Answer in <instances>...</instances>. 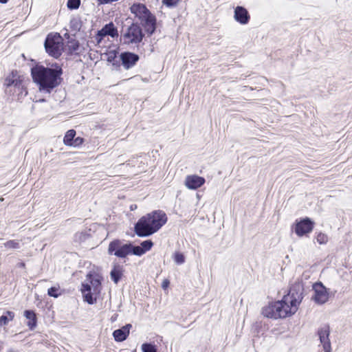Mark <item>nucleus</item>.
Instances as JSON below:
<instances>
[{
  "mask_svg": "<svg viewBox=\"0 0 352 352\" xmlns=\"http://www.w3.org/2000/svg\"><path fill=\"white\" fill-rule=\"evenodd\" d=\"M131 12L140 21L146 31L152 34L156 28V18L146 6L141 3H133L130 7Z\"/></svg>",
  "mask_w": 352,
  "mask_h": 352,
  "instance_id": "nucleus-4",
  "label": "nucleus"
},
{
  "mask_svg": "<svg viewBox=\"0 0 352 352\" xmlns=\"http://www.w3.org/2000/svg\"><path fill=\"white\" fill-rule=\"evenodd\" d=\"M25 317L28 320L27 325L30 329H33L36 325V317L33 311L26 310L24 312Z\"/></svg>",
  "mask_w": 352,
  "mask_h": 352,
  "instance_id": "nucleus-18",
  "label": "nucleus"
},
{
  "mask_svg": "<svg viewBox=\"0 0 352 352\" xmlns=\"http://www.w3.org/2000/svg\"><path fill=\"white\" fill-rule=\"evenodd\" d=\"M6 92L10 95H16L17 99H20L28 94L24 78L18 76L16 73L12 72L4 82Z\"/></svg>",
  "mask_w": 352,
  "mask_h": 352,
  "instance_id": "nucleus-5",
  "label": "nucleus"
},
{
  "mask_svg": "<svg viewBox=\"0 0 352 352\" xmlns=\"http://www.w3.org/2000/svg\"><path fill=\"white\" fill-rule=\"evenodd\" d=\"M179 0H162V3L167 7H174L177 6Z\"/></svg>",
  "mask_w": 352,
  "mask_h": 352,
  "instance_id": "nucleus-31",
  "label": "nucleus"
},
{
  "mask_svg": "<svg viewBox=\"0 0 352 352\" xmlns=\"http://www.w3.org/2000/svg\"><path fill=\"white\" fill-rule=\"evenodd\" d=\"M58 292V287H52L48 289L47 294L50 296L57 298L60 295V294Z\"/></svg>",
  "mask_w": 352,
  "mask_h": 352,
  "instance_id": "nucleus-30",
  "label": "nucleus"
},
{
  "mask_svg": "<svg viewBox=\"0 0 352 352\" xmlns=\"http://www.w3.org/2000/svg\"><path fill=\"white\" fill-rule=\"evenodd\" d=\"M91 285L86 283L82 285L81 292L84 299L89 304L92 305L96 302V296L100 292L101 282L99 276H90Z\"/></svg>",
  "mask_w": 352,
  "mask_h": 352,
  "instance_id": "nucleus-7",
  "label": "nucleus"
},
{
  "mask_svg": "<svg viewBox=\"0 0 352 352\" xmlns=\"http://www.w3.org/2000/svg\"><path fill=\"white\" fill-rule=\"evenodd\" d=\"M144 253V250H143L141 246H133L131 244V254H133L137 256H142Z\"/></svg>",
  "mask_w": 352,
  "mask_h": 352,
  "instance_id": "nucleus-24",
  "label": "nucleus"
},
{
  "mask_svg": "<svg viewBox=\"0 0 352 352\" xmlns=\"http://www.w3.org/2000/svg\"><path fill=\"white\" fill-rule=\"evenodd\" d=\"M139 157H133L132 159L129 160L126 164L127 165H131L132 166H135V164L138 162Z\"/></svg>",
  "mask_w": 352,
  "mask_h": 352,
  "instance_id": "nucleus-33",
  "label": "nucleus"
},
{
  "mask_svg": "<svg viewBox=\"0 0 352 352\" xmlns=\"http://www.w3.org/2000/svg\"><path fill=\"white\" fill-rule=\"evenodd\" d=\"M124 243L119 240L116 239L111 241L108 248V252L109 254H114V252H117L120 251V250L122 248V246L124 245Z\"/></svg>",
  "mask_w": 352,
  "mask_h": 352,
  "instance_id": "nucleus-19",
  "label": "nucleus"
},
{
  "mask_svg": "<svg viewBox=\"0 0 352 352\" xmlns=\"http://www.w3.org/2000/svg\"><path fill=\"white\" fill-rule=\"evenodd\" d=\"M303 291L302 283L295 282L290 287L289 293L281 300L270 303L263 309V315L275 319L294 315L303 298Z\"/></svg>",
  "mask_w": 352,
  "mask_h": 352,
  "instance_id": "nucleus-1",
  "label": "nucleus"
},
{
  "mask_svg": "<svg viewBox=\"0 0 352 352\" xmlns=\"http://www.w3.org/2000/svg\"><path fill=\"white\" fill-rule=\"evenodd\" d=\"M118 34L117 30L115 28L114 25L112 23L107 24L103 27L98 33V37H104L106 36H111L114 37Z\"/></svg>",
  "mask_w": 352,
  "mask_h": 352,
  "instance_id": "nucleus-16",
  "label": "nucleus"
},
{
  "mask_svg": "<svg viewBox=\"0 0 352 352\" xmlns=\"http://www.w3.org/2000/svg\"><path fill=\"white\" fill-rule=\"evenodd\" d=\"M14 313L10 311H7L6 314L0 317V326L6 325L9 321L14 319Z\"/></svg>",
  "mask_w": 352,
  "mask_h": 352,
  "instance_id": "nucleus-21",
  "label": "nucleus"
},
{
  "mask_svg": "<svg viewBox=\"0 0 352 352\" xmlns=\"http://www.w3.org/2000/svg\"><path fill=\"white\" fill-rule=\"evenodd\" d=\"M167 221L164 212L156 210L140 218L135 225V232L139 236H148L159 230Z\"/></svg>",
  "mask_w": 352,
  "mask_h": 352,
  "instance_id": "nucleus-3",
  "label": "nucleus"
},
{
  "mask_svg": "<svg viewBox=\"0 0 352 352\" xmlns=\"http://www.w3.org/2000/svg\"><path fill=\"white\" fill-rule=\"evenodd\" d=\"M132 325L131 324H126L119 329H116L113 333V336L116 341L122 342L126 339L129 335V331Z\"/></svg>",
  "mask_w": 352,
  "mask_h": 352,
  "instance_id": "nucleus-15",
  "label": "nucleus"
},
{
  "mask_svg": "<svg viewBox=\"0 0 352 352\" xmlns=\"http://www.w3.org/2000/svg\"><path fill=\"white\" fill-rule=\"evenodd\" d=\"M80 0H68L67 8L70 10H76L79 8Z\"/></svg>",
  "mask_w": 352,
  "mask_h": 352,
  "instance_id": "nucleus-25",
  "label": "nucleus"
},
{
  "mask_svg": "<svg viewBox=\"0 0 352 352\" xmlns=\"http://www.w3.org/2000/svg\"><path fill=\"white\" fill-rule=\"evenodd\" d=\"M314 295L312 300L318 305L326 303L329 298L330 292L321 282L313 285Z\"/></svg>",
  "mask_w": 352,
  "mask_h": 352,
  "instance_id": "nucleus-9",
  "label": "nucleus"
},
{
  "mask_svg": "<svg viewBox=\"0 0 352 352\" xmlns=\"http://www.w3.org/2000/svg\"><path fill=\"white\" fill-rule=\"evenodd\" d=\"M19 266L21 267H25V263H21L19 264Z\"/></svg>",
  "mask_w": 352,
  "mask_h": 352,
  "instance_id": "nucleus-39",
  "label": "nucleus"
},
{
  "mask_svg": "<svg viewBox=\"0 0 352 352\" xmlns=\"http://www.w3.org/2000/svg\"><path fill=\"white\" fill-rule=\"evenodd\" d=\"M143 352H157L155 346L151 344L144 343L142 345Z\"/></svg>",
  "mask_w": 352,
  "mask_h": 352,
  "instance_id": "nucleus-26",
  "label": "nucleus"
},
{
  "mask_svg": "<svg viewBox=\"0 0 352 352\" xmlns=\"http://www.w3.org/2000/svg\"><path fill=\"white\" fill-rule=\"evenodd\" d=\"M131 210H133L134 206H131Z\"/></svg>",
  "mask_w": 352,
  "mask_h": 352,
  "instance_id": "nucleus-40",
  "label": "nucleus"
},
{
  "mask_svg": "<svg viewBox=\"0 0 352 352\" xmlns=\"http://www.w3.org/2000/svg\"><path fill=\"white\" fill-rule=\"evenodd\" d=\"M329 327L324 325L318 331L320 344L324 352H331V342L329 340Z\"/></svg>",
  "mask_w": 352,
  "mask_h": 352,
  "instance_id": "nucleus-11",
  "label": "nucleus"
},
{
  "mask_svg": "<svg viewBox=\"0 0 352 352\" xmlns=\"http://www.w3.org/2000/svg\"><path fill=\"white\" fill-rule=\"evenodd\" d=\"M4 247L8 249H19L20 243L16 240H10L3 244Z\"/></svg>",
  "mask_w": 352,
  "mask_h": 352,
  "instance_id": "nucleus-23",
  "label": "nucleus"
},
{
  "mask_svg": "<svg viewBox=\"0 0 352 352\" xmlns=\"http://www.w3.org/2000/svg\"><path fill=\"white\" fill-rule=\"evenodd\" d=\"M205 183V179L197 175H190L186 177L184 184L190 190H196L202 186Z\"/></svg>",
  "mask_w": 352,
  "mask_h": 352,
  "instance_id": "nucleus-12",
  "label": "nucleus"
},
{
  "mask_svg": "<svg viewBox=\"0 0 352 352\" xmlns=\"http://www.w3.org/2000/svg\"><path fill=\"white\" fill-rule=\"evenodd\" d=\"M123 274V267L120 265H115L111 271L110 275L113 281L117 284Z\"/></svg>",
  "mask_w": 352,
  "mask_h": 352,
  "instance_id": "nucleus-17",
  "label": "nucleus"
},
{
  "mask_svg": "<svg viewBox=\"0 0 352 352\" xmlns=\"http://www.w3.org/2000/svg\"><path fill=\"white\" fill-rule=\"evenodd\" d=\"M131 254V243H124L120 251L114 252V255L119 258H125Z\"/></svg>",
  "mask_w": 352,
  "mask_h": 352,
  "instance_id": "nucleus-20",
  "label": "nucleus"
},
{
  "mask_svg": "<svg viewBox=\"0 0 352 352\" xmlns=\"http://www.w3.org/2000/svg\"><path fill=\"white\" fill-rule=\"evenodd\" d=\"M120 59L124 68L129 69L139 60V56L131 52H124L120 54Z\"/></svg>",
  "mask_w": 352,
  "mask_h": 352,
  "instance_id": "nucleus-13",
  "label": "nucleus"
},
{
  "mask_svg": "<svg viewBox=\"0 0 352 352\" xmlns=\"http://www.w3.org/2000/svg\"><path fill=\"white\" fill-rule=\"evenodd\" d=\"M70 47L72 48V50H73L74 51H76V50H78V49L79 44H78V42H76V41H75V42H74V43H72V45H71V46H70Z\"/></svg>",
  "mask_w": 352,
  "mask_h": 352,
  "instance_id": "nucleus-36",
  "label": "nucleus"
},
{
  "mask_svg": "<svg viewBox=\"0 0 352 352\" xmlns=\"http://www.w3.org/2000/svg\"><path fill=\"white\" fill-rule=\"evenodd\" d=\"M153 245V243L151 240H146V241H143L141 243V248H142L143 250H144V252H146V251H148L151 250Z\"/></svg>",
  "mask_w": 352,
  "mask_h": 352,
  "instance_id": "nucleus-29",
  "label": "nucleus"
},
{
  "mask_svg": "<svg viewBox=\"0 0 352 352\" xmlns=\"http://www.w3.org/2000/svg\"><path fill=\"white\" fill-rule=\"evenodd\" d=\"M234 19L242 25L247 24L250 19L248 10L242 6H236L234 9Z\"/></svg>",
  "mask_w": 352,
  "mask_h": 352,
  "instance_id": "nucleus-14",
  "label": "nucleus"
},
{
  "mask_svg": "<svg viewBox=\"0 0 352 352\" xmlns=\"http://www.w3.org/2000/svg\"><path fill=\"white\" fill-rule=\"evenodd\" d=\"M63 70L58 65L54 68L36 65L31 69V74L41 92L50 94L61 82Z\"/></svg>",
  "mask_w": 352,
  "mask_h": 352,
  "instance_id": "nucleus-2",
  "label": "nucleus"
},
{
  "mask_svg": "<svg viewBox=\"0 0 352 352\" xmlns=\"http://www.w3.org/2000/svg\"><path fill=\"white\" fill-rule=\"evenodd\" d=\"M44 45L47 54L57 58L63 51V38L58 33H50L47 36Z\"/></svg>",
  "mask_w": 352,
  "mask_h": 352,
  "instance_id": "nucleus-6",
  "label": "nucleus"
},
{
  "mask_svg": "<svg viewBox=\"0 0 352 352\" xmlns=\"http://www.w3.org/2000/svg\"><path fill=\"white\" fill-rule=\"evenodd\" d=\"M115 56H116V54H115L114 51H111L108 54V58L107 59H108L109 61H111L112 59H113L115 58Z\"/></svg>",
  "mask_w": 352,
  "mask_h": 352,
  "instance_id": "nucleus-35",
  "label": "nucleus"
},
{
  "mask_svg": "<svg viewBox=\"0 0 352 352\" xmlns=\"http://www.w3.org/2000/svg\"><path fill=\"white\" fill-rule=\"evenodd\" d=\"M174 261L177 264L181 265L185 262V257L183 254L176 252L174 255Z\"/></svg>",
  "mask_w": 352,
  "mask_h": 352,
  "instance_id": "nucleus-27",
  "label": "nucleus"
},
{
  "mask_svg": "<svg viewBox=\"0 0 352 352\" xmlns=\"http://www.w3.org/2000/svg\"><path fill=\"white\" fill-rule=\"evenodd\" d=\"M8 0H0V3H6L8 2Z\"/></svg>",
  "mask_w": 352,
  "mask_h": 352,
  "instance_id": "nucleus-38",
  "label": "nucleus"
},
{
  "mask_svg": "<svg viewBox=\"0 0 352 352\" xmlns=\"http://www.w3.org/2000/svg\"><path fill=\"white\" fill-rule=\"evenodd\" d=\"M314 226V221H312L309 218L306 217L300 219V221H296L294 232L298 236H302L303 235L311 232L313 230Z\"/></svg>",
  "mask_w": 352,
  "mask_h": 352,
  "instance_id": "nucleus-10",
  "label": "nucleus"
},
{
  "mask_svg": "<svg viewBox=\"0 0 352 352\" xmlns=\"http://www.w3.org/2000/svg\"><path fill=\"white\" fill-rule=\"evenodd\" d=\"M131 210H133L134 206H131Z\"/></svg>",
  "mask_w": 352,
  "mask_h": 352,
  "instance_id": "nucleus-41",
  "label": "nucleus"
},
{
  "mask_svg": "<svg viewBox=\"0 0 352 352\" xmlns=\"http://www.w3.org/2000/svg\"><path fill=\"white\" fill-rule=\"evenodd\" d=\"M170 284V282L168 279H164L162 283V287L164 289H166L168 288V285Z\"/></svg>",
  "mask_w": 352,
  "mask_h": 352,
  "instance_id": "nucleus-34",
  "label": "nucleus"
},
{
  "mask_svg": "<svg viewBox=\"0 0 352 352\" xmlns=\"http://www.w3.org/2000/svg\"><path fill=\"white\" fill-rule=\"evenodd\" d=\"M6 352H20L19 350L14 349H9L7 350Z\"/></svg>",
  "mask_w": 352,
  "mask_h": 352,
  "instance_id": "nucleus-37",
  "label": "nucleus"
},
{
  "mask_svg": "<svg viewBox=\"0 0 352 352\" xmlns=\"http://www.w3.org/2000/svg\"><path fill=\"white\" fill-rule=\"evenodd\" d=\"M144 34L137 23H132L121 36V41L125 45H137L142 42Z\"/></svg>",
  "mask_w": 352,
  "mask_h": 352,
  "instance_id": "nucleus-8",
  "label": "nucleus"
},
{
  "mask_svg": "<svg viewBox=\"0 0 352 352\" xmlns=\"http://www.w3.org/2000/svg\"><path fill=\"white\" fill-rule=\"evenodd\" d=\"M316 240L320 244H325L328 241V236L327 234L320 232L316 236Z\"/></svg>",
  "mask_w": 352,
  "mask_h": 352,
  "instance_id": "nucleus-28",
  "label": "nucleus"
},
{
  "mask_svg": "<svg viewBox=\"0 0 352 352\" xmlns=\"http://www.w3.org/2000/svg\"><path fill=\"white\" fill-rule=\"evenodd\" d=\"M76 135V131L74 129H70L67 131L64 138L63 142L67 146H70Z\"/></svg>",
  "mask_w": 352,
  "mask_h": 352,
  "instance_id": "nucleus-22",
  "label": "nucleus"
},
{
  "mask_svg": "<svg viewBox=\"0 0 352 352\" xmlns=\"http://www.w3.org/2000/svg\"><path fill=\"white\" fill-rule=\"evenodd\" d=\"M83 143V138L80 137L74 138L73 142H72L70 146H79Z\"/></svg>",
  "mask_w": 352,
  "mask_h": 352,
  "instance_id": "nucleus-32",
  "label": "nucleus"
}]
</instances>
